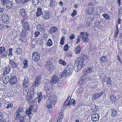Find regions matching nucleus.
I'll list each match as a JSON object with an SVG mask.
<instances>
[{
  "instance_id": "obj_4",
  "label": "nucleus",
  "mask_w": 122,
  "mask_h": 122,
  "mask_svg": "<svg viewBox=\"0 0 122 122\" xmlns=\"http://www.w3.org/2000/svg\"><path fill=\"white\" fill-rule=\"evenodd\" d=\"M2 4L7 9H10L12 7V1L9 0H1Z\"/></svg>"
},
{
  "instance_id": "obj_62",
  "label": "nucleus",
  "mask_w": 122,
  "mask_h": 122,
  "mask_svg": "<svg viewBox=\"0 0 122 122\" xmlns=\"http://www.w3.org/2000/svg\"><path fill=\"white\" fill-rule=\"evenodd\" d=\"M75 35L73 34H71L69 37V38L70 39L72 40L75 38Z\"/></svg>"
},
{
  "instance_id": "obj_23",
  "label": "nucleus",
  "mask_w": 122,
  "mask_h": 122,
  "mask_svg": "<svg viewBox=\"0 0 122 122\" xmlns=\"http://www.w3.org/2000/svg\"><path fill=\"white\" fill-rule=\"evenodd\" d=\"M29 81L28 78L27 77H25L23 83V85L26 87H28L29 86Z\"/></svg>"
},
{
  "instance_id": "obj_44",
  "label": "nucleus",
  "mask_w": 122,
  "mask_h": 122,
  "mask_svg": "<svg viewBox=\"0 0 122 122\" xmlns=\"http://www.w3.org/2000/svg\"><path fill=\"white\" fill-rule=\"evenodd\" d=\"M63 114L62 111H61L57 114V116L59 118H63Z\"/></svg>"
},
{
  "instance_id": "obj_14",
  "label": "nucleus",
  "mask_w": 122,
  "mask_h": 122,
  "mask_svg": "<svg viewBox=\"0 0 122 122\" xmlns=\"http://www.w3.org/2000/svg\"><path fill=\"white\" fill-rule=\"evenodd\" d=\"M9 63L11 65V67L12 68H14L17 67L18 66V64L15 62L13 60H11L10 58H9Z\"/></svg>"
},
{
  "instance_id": "obj_21",
  "label": "nucleus",
  "mask_w": 122,
  "mask_h": 122,
  "mask_svg": "<svg viewBox=\"0 0 122 122\" xmlns=\"http://www.w3.org/2000/svg\"><path fill=\"white\" fill-rule=\"evenodd\" d=\"M35 95L34 91L33 88H31L27 92V96H30L31 97H34Z\"/></svg>"
},
{
  "instance_id": "obj_43",
  "label": "nucleus",
  "mask_w": 122,
  "mask_h": 122,
  "mask_svg": "<svg viewBox=\"0 0 122 122\" xmlns=\"http://www.w3.org/2000/svg\"><path fill=\"white\" fill-rule=\"evenodd\" d=\"M112 112L111 116L112 117H113L114 116H115L117 111L113 109H112Z\"/></svg>"
},
{
  "instance_id": "obj_35",
  "label": "nucleus",
  "mask_w": 122,
  "mask_h": 122,
  "mask_svg": "<svg viewBox=\"0 0 122 122\" xmlns=\"http://www.w3.org/2000/svg\"><path fill=\"white\" fill-rule=\"evenodd\" d=\"M23 64L24 65L23 68H26L28 66V61L27 60H25L23 61Z\"/></svg>"
},
{
  "instance_id": "obj_40",
  "label": "nucleus",
  "mask_w": 122,
  "mask_h": 122,
  "mask_svg": "<svg viewBox=\"0 0 122 122\" xmlns=\"http://www.w3.org/2000/svg\"><path fill=\"white\" fill-rule=\"evenodd\" d=\"M8 52L7 51H5L4 53L1 54V56L2 58H4L7 57L8 56Z\"/></svg>"
},
{
  "instance_id": "obj_57",
  "label": "nucleus",
  "mask_w": 122,
  "mask_h": 122,
  "mask_svg": "<svg viewBox=\"0 0 122 122\" xmlns=\"http://www.w3.org/2000/svg\"><path fill=\"white\" fill-rule=\"evenodd\" d=\"M69 48L68 45L66 44L64 46L63 48L64 50L65 51H67L68 50Z\"/></svg>"
},
{
  "instance_id": "obj_56",
  "label": "nucleus",
  "mask_w": 122,
  "mask_h": 122,
  "mask_svg": "<svg viewBox=\"0 0 122 122\" xmlns=\"http://www.w3.org/2000/svg\"><path fill=\"white\" fill-rule=\"evenodd\" d=\"M43 42V41L42 40H40L39 39H38V40L36 42L39 44L40 45L41 44H42Z\"/></svg>"
},
{
  "instance_id": "obj_34",
  "label": "nucleus",
  "mask_w": 122,
  "mask_h": 122,
  "mask_svg": "<svg viewBox=\"0 0 122 122\" xmlns=\"http://www.w3.org/2000/svg\"><path fill=\"white\" fill-rule=\"evenodd\" d=\"M6 50V49L5 47L2 46L0 47V55L2 54Z\"/></svg>"
},
{
  "instance_id": "obj_39",
  "label": "nucleus",
  "mask_w": 122,
  "mask_h": 122,
  "mask_svg": "<svg viewBox=\"0 0 122 122\" xmlns=\"http://www.w3.org/2000/svg\"><path fill=\"white\" fill-rule=\"evenodd\" d=\"M12 51L13 50L12 48H10L9 49L8 56L10 57H11L12 55Z\"/></svg>"
},
{
  "instance_id": "obj_8",
  "label": "nucleus",
  "mask_w": 122,
  "mask_h": 122,
  "mask_svg": "<svg viewBox=\"0 0 122 122\" xmlns=\"http://www.w3.org/2000/svg\"><path fill=\"white\" fill-rule=\"evenodd\" d=\"M40 58V55L37 52H34L32 54V60L36 61H38Z\"/></svg>"
},
{
  "instance_id": "obj_60",
  "label": "nucleus",
  "mask_w": 122,
  "mask_h": 122,
  "mask_svg": "<svg viewBox=\"0 0 122 122\" xmlns=\"http://www.w3.org/2000/svg\"><path fill=\"white\" fill-rule=\"evenodd\" d=\"M16 3L18 4H19L22 2V0H15Z\"/></svg>"
},
{
  "instance_id": "obj_10",
  "label": "nucleus",
  "mask_w": 122,
  "mask_h": 122,
  "mask_svg": "<svg viewBox=\"0 0 122 122\" xmlns=\"http://www.w3.org/2000/svg\"><path fill=\"white\" fill-rule=\"evenodd\" d=\"M19 12L22 17H26L27 16L26 10L25 9L22 8L20 9V10Z\"/></svg>"
},
{
  "instance_id": "obj_13",
  "label": "nucleus",
  "mask_w": 122,
  "mask_h": 122,
  "mask_svg": "<svg viewBox=\"0 0 122 122\" xmlns=\"http://www.w3.org/2000/svg\"><path fill=\"white\" fill-rule=\"evenodd\" d=\"M94 69L92 66L87 67L84 70L83 73L85 74L87 73H91L93 71Z\"/></svg>"
},
{
  "instance_id": "obj_15",
  "label": "nucleus",
  "mask_w": 122,
  "mask_h": 122,
  "mask_svg": "<svg viewBox=\"0 0 122 122\" xmlns=\"http://www.w3.org/2000/svg\"><path fill=\"white\" fill-rule=\"evenodd\" d=\"M100 117L99 115L97 113H96L93 114L91 117L92 121L94 122H96L99 120Z\"/></svg>"
},
{
  "instance_id": "obj_31",
  "label": "nucleus",
  "mask_w": 122,
  "mask_h": 122,
  "mask_svg": "<svg viewBox=\"0 0 122 122\" xmlns=\"http://www.w3.org/2000/svg\"><path fill=\"white\" fill-rule=\"evenodd\" d=\"M37 96L38 97L36 98V99H38V102L39 103L42 98V95L41 93H38Z\"/></svg>"
},
{
  "instance_id": "obj_16",
  "label": "nucleus",
  "mask_w": 122,
  "mask_h": 122,
  "mask_svg": "<svg viewBox=\"0 0 122 122\" xmlns=\"http://www.w3.org/2000/svg\"><path fill=\"white\" fill-rule=\"evenodd\" d=\"M59 80V79L58 76L56 75L53 76L52 77L51 81L52 83H56Z\"/></svg>"
},
{
  "instance_id": "obj_38",
  "label": "nucleus",
  "mask_w": 122,
  "mask_h": 122,
  "mask_svg": "<svg viewBox=\"0 0 122 122\" xmlns=\"http://www.w3.org/2000/svg\"><path fill=\"white\" fill-rule=\"evenodd\" d=\"M35 80L38 81L39 82L41 83V76H37Z\"/></svg>"
},
{
  "instance_id": "obj_17",
  "label": "nucleus",
  "mask_w": 122,
  "mask_h": 122,
  "mask_svg": "<svg viewBox=\"0 0 122 122\" xmlns=\"http://www.w3.org/2000/svg\"><path fill=\"white\" fill-rule=\"evenodd\" d=\"M51 16L50 12L48 11H46L42 17L45 20H47Z\"/></svg>"
},
{
  "instance_id": "obj_58",
  "label": "nucleus",
  "mask_w": 122,
  "mask_h": 122,
  "mask_svg": "<svg viewBox=\"0 0 122 122\" xmlns=\"http://www.w3.org/2000/svg\"><path fill=\"white\" fill-rule=\"evenodd\" d=\"M77 12L76 10H74L73 13L71 14V15L72 17L74 16L76 14Z\"/></svg>"
},
{
  "instance_id": "obj_55",
  "label": "nucleus",
  "mask_w": 122,
  "mask_h": 122,
  "mask_svg": "<svg viewBox=\"0 0 122 122\" xmlns=\"http://www.w3.org/2000/svg\"><path fill=\"white\" fill-rule=\"evenodd\" d=\"M65 40V38L64 37H61L60 41V44L62 45L64 44V40Z\"/></svg>"
},
{
  "instance_id": "obj_45",
  "label": "nucleus",
  "mask_w": 122,
  "mask_h": 122,
  "mask_svg": "<svg viewBox=\"0 0 122 122\" xmlns=\"http://www.w3.org/2000/svg\"><path fill=\"white\" fill-rule=\"evenodd\" d=\"M47 44L48 46H51L52 45V41L51 40V39H49L47 43Z\"/></svg>"
},
{
  "instance_id": "obj_25",
  "label": "nucleus",
  "mask_w": 122,
  "mask_h": 122,
  "mask_svg": "<svg viewBox=\"0 0 122 122\" xmlns=\"http://www.w3.org/2000/svg\"><path fill=\"white\" fill-rule=\"evenodd\" d=\"M82 49L81 46H80L78 45L77 46L75 50V53L76 54H78L81 51Z\"/></svg>"
},
{
  "instance_id": "obj_27",
  "label": "nucleus",
  "mask_w": 122,
  "mask_h": 122,
  "mask_svg": "<svg viewBox=\"0 0 122 122\" xmlns=\"http://www.w3.org/2000/svg\"><path fill=\"white\" fill-rule=\"evenodd\" d=\"M20 114L15 112L14 115V117L16 120H18L20 117Z\"/></svg>"
},
{
  "instance_id": "obj_3",
  "label": "nucleus",
  "mask_w": 122,
  "mask_h": 122,
  "mask_svg": "<svg viewBox=\"0 0 122 122\" xmlns=\"http://www.w3.org/2000/svg\"><path fill=\"white\" fill-rule=\"evenodd\" d=\"M70 96L68 97L64 104V106H67L70 107L71 106H74L75 104V100L74 99H71Z\"/></svg>"
},
{
  "instance_id": "obj_18",
  "label": "nucleus",
  "mask_w": 122,
  "mask_h": 122,
  "mask_svg": "<svg viewBox=\"0 0 122 122\" xmlns=\"http://www.w3.org/2000/svg\"><path fill=\"white\" fill-rule=\"evenodd\" d=\"M2 20L5 23H7L9 21L8 15L5 14H3L1 16Z\"/></svg>"
},
{
  "instance_id": "obj_42",
  "label": "nucleus",
  "mask_w": 122,
  "mask_h": 122,
  "mask_svg": "<svg viewBox=\"0 0 122 122\" xmlns=\"http://www.w3.org/2000/svg\"><path fill=\"white\" fill-rule=\"evenodd\" d=\"M102 15L107 20L110 19V16L107 14H103Z\"/></svg>"
},
{
  "instance_id": "obj_5",
  "label": "nucleus",
  "mask_w": 122,
  "mask_h": 122,
  "mask_svg": "<svg viewBox=\"0 0 122 122\" xmlns=\"http://www.w3.org/2000/svg\"><path fill=\"white\" fill-rule=\"evenodd\" d=\"M21 23L23 25L24 30L26 31H29L30 30V26L28 22L25 20L22 19Z\"/></svg>"
},
{
  "instance_id": "obj_30",
  "label": "nucleus",
  "mask_w": 122,
  "mask_h": 122,
  "mask_svg": "<svg viewBox=\"0 0 122 122\" xmlns=\"http://www.w3.org/2000/svg\"><path fill=\"white\" fill-rule=\"evenodd\" d=\"M33 106H31L27 110L26 112V113L27 114H29L31 113L32 110H33L34 108H33Z\"/></svg>"
},
{
  "instance_id": "obj_48",
  "label": "nucleus",
  "mask_w": 122,
  "mask_h": 122,
  "mask_svg": "<svg viewBox=\"0 0 122 122\" xmlns=\"http://www.w3.org/2000/svg\"><path fill=\"white\" fill-rule=\"evenodd\" d=\"M25 87L23 88V93L25 94L28 92H27V90L28 89V87H26L25 86H24Z\"/></svg>"
},
{
  "instance_id": "obj_50",
  "label": "nucleus",
  "mask_w": 122,
  "mask_h": 122,
  "mask_svg": "<svg viewBox=\"0 0 122 122\" xmlns=\"http://www.w3.org/2000/svg\"><path fill=\"white\" fill-rule=\"evenodd\" d=\"M59 63L62 64L64 66H65L66 64V62L62 60H60L59 61Z\"/></svg>"
},
{
  "instance_id": "obj_7",
  "label": "nucleus",
  "mask_w": 122,
  "mask_h": 122,
  "mask_svg": "<svg viewBox=\"0 0 122 122\" xmlns=\"http://www.w3.org/2000/svg\"><path fill=\"white\" fill-rule=\"evenodd\" d=\"M46 66L48 70L52 71L53 69L54 68L51 62L50 61H47L46 62Z\"/></svg>"
},
{
  "instance_id": "obj_20",
  "label": "nucleus",
  "mask_w": 122,
  "mask_h": 122,
  "mask_svg": "<svg viewBox=\"0 0 122 122\" xmlns=\"http://www.w3.org/2000/svg\"><path fill=\"white\" fill-rule=\"evenodd\" d=\"M2 78L4 83L7 84L8 82H10V79L9 77L8 76H4Z\"/></svg>"
},
{
  "instance_id": "obj_52",
  "label": "nucleus",
  "mask_w": 122,
  "mask_h": 122,
  "mask_svg": "<svg viewBox=\"0 0 122 122\" xmlns=\"http://www.w3.org/2000/svg\"><path fill=\"white\" fill-rule=\"evenodd\" d=\"M13 106V104L12 103H9L7 104V106L6 109H9L11 108Z\"/></svg>"
},
{
  "instance_id": "obj_26",
  "label": "nucleus",
  "mask_w": 122,
  "mask_h": 122,
  "mask_svg": "<svg viewBox=\"0 0 122 122\" xmlns=\"http://www.w3.org/2000/svg\"><path fill=\"white\" fill-rule=\"evenodd\" d=\"M62 73L63 74V76L64 77H67L71 73V72L69 71H66V70H64Z\"/></svg>"
},
{
  "instance_id": "obj_63",
  "label": "nucleus",
  "mask_w": 122,
  "mask_h": 122,
  "mask_svg": "<svg viewBox=\"0 0 122 122\" xmlns=\"http://www.w3.org/2000/svg\"><path fill=\"white\" fill-rule=\"evenodd\" d=\"M80 37L79 36H78V38H77V40L76 43V44H77L80 42Z\"/></svg>"
},
{
  "instance_id": "obj_19",
  "label": "nucleus",
  "mask_w": 122,
  "mask_h": 122,
  "mask_svg": "<svg viewBox=\"0 0 122 122\" xmlns=\"http://www.w3.org/2000/svg\"><path fill=\"white\" fill-rule=\"evenodd\" d=\"M43 14V11L42 9L40 8H38L37 10V11L36 13V16L38 17L42 15Z\"/></svg>"
},
{
  "instance_id": "obj_24",
  "label": "nucleus",
  "mask_w": 122,
  "mask_h": 122,
  "mask_svg": "<svg viewBox=\"0 0 122 122\" xmlns=\"http://www.w3.org/2000/svg\"><path fill=\"white\" fill-rule=\"evenodd\" d=\"M36 27L40 31H43L45 29V26L40 24H39L37 25Z\"/></svg>"
},
{
  "instance_id": "obj_28",
  "label": "nucleus",
  "mask_w": 122,
  "mask_h": 122,
  "mask_svg": "<svg viewBox=\"0 0 122 122\" xmlns=\"http://www.w3.org/2000/svg\"><path fill=\"white\" fill-rule=\"evenodd\" d=\"M55 1L53 2L52 0H50V3L49 4V6L50 7V9L53 10L55 6Z\"/></svg>"
},
{
  "instance_id": "obj_1",
  "label": "nucleus",
  "mask_w": 122,
  "mask_h": 122,
  "mask_svg": "<svg viewBox=\"0 0 122 122\" xmlns=\"http://www.w3.org/2000/svg\"><path fill=\"white\" fill-rule=\"evenodd\" d=\"M87 59V56L83 55L77 58L75 63L74 67L72 64L69 65L67 66L65 70L72 72L74 67L75 71H78L84 66L85 61Z\"/></svg>"
},
{
  "instance_id": "obj_46",
  "label": "nucleus",
  "mask_w": 122,
  "mask_h": 122,
  "mask_svg": "<svg viewBox=\"0 0 122 122\" xmlns=\"http://www.w3.org/2000/svg\"><path fill=\"white\" fill-rule=\"evenodd\" d=\"M23 110V109L22 108L19 107L16 110V112H17L21 114V113L22 112Z\"/></svg>"
},
{
  "instance_id": "obj_32",
  "label": "nucleus",
  "mask_w": 122,
  "mask_h": 122,
  "mask_svg": "<svg viewBox=\"0 0 122 122\" xmlns=\"http://www.w3.org/2000/svg\"><path fill=\"white\" fill-rule=\"evenodd\" d=\"M107 57L106 56H103L100 59L101 62L102 63H105L107 61Z\"/></svg>"
},
{
  "instance_id": "obj_2",
  "label": "nucleus",
  "mask_w": 122,
  "mask_h": 122,
  "mask_svg": "<svg viewBox=\"0 0 122 122\" xmlns=\"http://www.w3.org/2000/svg\"><path fill=\"white\" fill-rule=\"evenodd\" d=\"M46 93L47 95L49 98L46 103V105L47 106L48 108H51L54 107L55 104L56 102V97L55 95L51 96V94H48L47 92Z\"/></svg>"
},
{
  "instance_id": "obj_6",
  "label": "nucleus",
  "mask_w": 122,
  "mask_h": 122,
  "mask_svg": "<svg viewBox=\"0 0 122 122\" xmlns=\"http://www.w3.org/2000/svg\"><path fill=\"white\" fill-rule=\"evenodd\" d=\"M51 83L52 82L50 80H46L44 85V87L46 91H48L51 89Z\"/></svg>"
},
{
  "instance_id": "obj_29",
  "label": "nucleus",
  "mask_w": 122,
  "mask_h": 122,
  "mask_svg": "<svg viewBox=\"0 0 122 122\" xmlns=\"http://www.w3.org/2000/svg\"><path fill=\"white\" fill-rule=\"evenodd\" d=\"M58 30V29L56 27H52L50 28V33L51 34L56 32Z\"/></svg>"
},
{
  "instance_id": "obj_11",
  "label": "nucleus",
  "mask_w": 122,
  "mask_h": 122,
  "mask_svg": "<svg viewBox=\"0 0 122 122\" xmlns=\"http://www.w3.org/2000/svg\"><path fill=\"white\" fill-rule=\"evenodd\" d=\"M103 94V92H101L97 93L94 94L92 95V99L96 100L101 97Z\"/></svg>"
},
{
  "instance_id": "obj_61",
  "label": "nucleus",
  "mask_w": 122,
  "mask_h": 122,
  "mask_svg": "<svg viewBox=\"0 0 122 122\" xmlns=\"http://www.w3.org/2000/svg\"><path fill=\"white\" fill-rule=\"evenodd\" d=\"M19 119H20V122H24V118L23 117H21Z\"/></svg>"
},
{
  "instance_id": "obj_33",
  "label": "nucleus",
  "mask_w": 122,
  "mask_h": 122,
  "mask_svg": "<svg viewBox=\"0 0 122 122\" xmlns=\"http://www.w3.org/2000/svg\"><path fill=\"white\" fill-rule=\"evenodd\" d=\"M19 40H20L23 43L27 41V39L25 36H20L19 37Z\"/></svg>"
},
{
  "instance_id": "obj_49",
  "label": "nucleus",
  "mask_w": 122,
  "mask_h": 122,
  "mask_svg": "<svg viewBox=\"0 0 122 122\" xmlns=\"http://www.w3.org/2000/svg\"><path fill=\"white\" fill-rule=\"evenodd\" d=\"M21 50L20 48L17 49L15 52L16 54L17 55L20 54L21 52Z\"/></svg>"
},
{
  "instance_id": "obj_59",
  "label": "nucleus",
  "mask_w": 122,
  "mask_h": 122,
  "mask_svg": "<svg viewBox=\"0 0 122 122\" xmlns=\"http://www.w3.org/2000/svg\"><path fill=\"white\" fill-rule=\"evenodd\" d=\"M9 72V69L5 68L4 69V72L3 74L5 75L8 73Z\"/></svg>"
},
{
  "instance_id": "obj_53",
  "label": "nucleus",
  "mask_w": 122,
  "mask_h": 122,
  "mask_svg": "<svg viewBox=\"0 0 122 122\" xmlns=\"http://www.w3.org/2000/svg\"><path fill=\"white\" fill-rule=\"evenodd\" d=\"M33 97H31L30 96H27V98L28 102H30L32 100Z\"/></svg>"
},
{
  "instance_id": "obj_22",
  "label": "nucleus",
  "mask_w": 122,
  "mask_h": 122,
  "mask_svg": "<svg viewBox=\"0 0 122 122\" xmlns=\"http://www.w3.org/2000/svg\"><path fill=\"white\" fill-rule=\"evenodd\" d=\"M103 81H105L107 84L111 85L112 81V80L109 77H107L105 78H104Z\"/></svg>"
},
{
  "instance_id": "obj_41",
  "label": "nucleus",
  "mask_w": 122,
  "mask_h": 122,
  "mask_svg": "<svg viewBox=\"0 0 122 122\" xmlns=\"http://www.w3.org/2000/svg\"><path fill=\"white\" fill-rule=\"evenodd\" d=\"M41 83L39 82L38 81L35 80L33 83V85L34 86H38Z\"/></svg>"
},
{
  "instance_id": "obj_64",
  "label": "nucleus",
  "mask_w": 122,
  "mask_h": 122,
  "mask_svg": "<svg viewBox=\"0 0 122 122\" xmlns=\"http://www.w3.org/2000/svg\"><path fill=\"white\" fill-rule=\"evenodd\" d=\"M84 80L83 79H82V78H81V79H80V80L79 82V84H81L83 83V82L84 81Z\"/></svg>"
},
{
  "instance_id": "obj_54",
  "label": "nucleus",
  "mask_w": 122,
  "mask_h": 122,
  "mask_svg": "<svg viewBox=\"0 0 122 122\" xmlns=\"http://www.w3.org/2000/svg\"><path fill=\"white\" fill-rule=\"evenodd\" d=\"M84 88L83 87H81L80 88L78 89L77 90V92H79L80 93L82 92V91L84 90Z\"/></svg>"
},
{
  "instance_id": "obj_51",
  "label": "nucleus",
  "mask_w": 122,
  "mask_h": 122,
  "mask_svg": "<svg viewBox=\"0 0 122 122\" xmlns=\"http://www.w3.org/2000/svg\"><path fill=\"white\" fill-rule=\"evenodd\" d=\"M34 37L36 38L40 34V33L38 31H36L34 33Z\"/></svg>"
},
{
  "instance_id": "obj_47",
  "label": "nucleus",
  "mask_w": 122,
  "mask_h": 122,
  "mask_svg": "<svg viewBox=\"0 0 122 122\" xmlns=\"http://www.w3.org/2000/svg\"><path fill=\"white\" fill-rule=\"evenodd\" d=\"M32 2L34 5H36L39 3V0H32Z\"/></svg>"
},
{
  "instance_id": "obj_12",
  "label": "nucleus",
  "mask_w": 122,
  "mask_h": 122,
  "mask_svg": "<svg viewBox=\"0 0 122 122\" xmlns=\"http://www.w3.org/2000/svg\"><path fill=\"white\" fill-rule=\"evenodd\" d=\"M17 79L16 77L15 76H12L10 77V83L11 85H13L16 83Z\"/></svg>"
},
{
  "instance_id": "obj_37",
  "label": "nucleus",
  "mask_w": 122,
  "mask_h": 122,
  "mask_svg": "<svg viewBox=\"0 0 122 122\" xmlns=\"http://www.w3.org/2000/svg\"><path fill=\"white\" fill-rule=\"evenodd\" d=\"M25 31V30L23 29L20 34V36L26 37V33Z\"/></svg>"
},
{
  "instance_id": "obj_9",
  "label": "nucleus",
  "mask_w": 122,
  "mask_h": 122,
  "mask_svg": "<svg viewBox=\"0 0 122 122\" xmlns=\"http://www.w3.org/2000/svg\"><path fill=\"white\" fill-rule=\"evenodd\" d=\"M81 35V37H82V40L83 42L86 43L87 42L88 40V38L86 33L81 32L80 33Z\"/></svg>"
},
{
  "instance_id": "obj_36",
  "label": "nucleus",
  "mask_w": 122,
  "mask_h": 122,
  "mask_svg": "<svg viewBox=\"0 0 122 122\" xmlns=\"http://www.w3.org/2000/svg\"><path fill=\"white\" fill-rule=\"evenodd\" d=\"M110 98V100L112 103H115L116 101V97L114 96H112Z\"/></svg>"
}]
</instances>
